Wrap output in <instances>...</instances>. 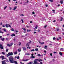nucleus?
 <instances>
[{
	"mask_svg": "<svg viewBox=\"0 0 64 64\" xmlns=\"http://www.w3.org/2000/svg\"><path fill=\"white\" fill-rule=\"evenodd\" d=\"M31 55L32 56H33L34 55V54H31Z\"/></svg>",
	"mask_w": 64,
	"mask_h": 64,
	"instance_id": "obj_54",
	"label": "nucleus"
},
{
	"mask_svg": "<svg viewBox=\"0 0 64 64\" xmlns=\"http://www.w3.org/2000/svg\"><path fill=\"white\" fill-rule=\"evenodd\" d=\"M60 2L61 4H63V0H60Z\"/></svg>",
	"mask_w": 64,
	"mask_h": 64,
	"instance_id": "obj_9",
	"label": "nucleus"
},
{
	"mask_svg": "<svg viewBox=\"0 0 64 64\" xmlns=\"http://www.w3.org/2000/svg\"><path fill=\"white\" fill-rule=\"evenodd\" d=\"M11 30H12V31H14V29L13 28H12Z\"/></svg>",
	"mask_w": 64,
	"mask_h": 64,
	"instance_id": "obj_36",
	"label": "nucleus"
},
{
	"mask_svg": "<svg viewBox=\"0 0 64 64\" xmlns=\"http://www.w3.org/2000/svg\"><path fill=\"white\" fill-rule=\"evenodd\" d=\"M40 64H42L43 62H40Z\"/></svg>",
	"mask_w": 64,
	"mask_h": 64,
	"instance_id": "obj_50",
	"label": "nucleus"
},
{
	"mask_svg": "<svg viewBox=\"0 0 64 64\" xmlns=\"http://www.w3.org/2000/svg\"><path fill=\"white\" fill-rule=\"evenodd\" d=\"M1 54H3V55H5V53L4 52H2V53H1Z\"/></svg>",
	"mask_w": 64,
	"mask_h": 64,
	"instance_id": "obj_18",
	"label": "nucleus"
},
{
	"mask_svg": "<svg viewBox=\"0 0 64 64\" xmlns=\"http://www.w3.org/2000/svg\"><path fill=\"white\" fill-rule=\"evenodd\" d=\"M6 61V60L2 61V64H6V63L5 62Z\"/></svg>",
	"mask_w": 64,
	"mask_h": 64,
	"instance_id": "obj_6",
	"label": "nucleus"
},
{
	"mask_svg": "<svg viewBox=\"0 0 64 64\" xmlns=\"http://www.w3.org/2000/svg\"><path fill=\"white\" fill-rule=\"evenodd\" d=\"M16 8H17V6H15L14 7V8L13 9V10H16Z\"/></svg>",
	"mask_w": 64,
	"mask_h": 64,
	"instance_id": "obj_22",
	"label": "nucleus"
},
{
	"mask_svg": "<svg viewBox=\"0 0 64 64\" xmlns=\"http://www.w3.org/2000/svg\"><path fill=\"white\" fill-rule=\"evenodd\" d=\"M22 49L24 50L25 51H26V48H25V47H22Z\"/></svg>",
	"mask_w": 64,
	"mask_h": 64,
	"instance_id": "obj_10",
	"label": "nucleus"
},
{
	"mask_svg": "<svg viewBox=\"0 0 64 64\" xmlns=\"http://www.w3.org/2000/svg\"><path fill=\"white\" fill-rule=\"evenodd\" d=\"M59 54L61 56H62V52H59Z\"/></svg>",
	"mask_w": 64,
	"mask_h": 64,
	"instance_id": "obj_17",
	"label": "nucleus"
},
{
	"mask_svg": "<svg viewBox=\"0 0 64 64\" xmlns=\"http://www.w3.org/2000/svg\"><path fill=\"white\" fill-rule=\"evenodd\" d=\"M46 7H48V5L47 4L45 5Z\"/></svg>",
	"mask_w": 64,
	"mask_h": 64,
	"instance_id": "obj_55",
	"label": "nucleus"
},
{
	"mask_svg": "<svg viewBox=\"0 0 64 64\" xmlns=\"http://www.w3.org/2000/svg\"><path fill=\"white\" fill-rule=\"evenodd\" d=\"M0 58H1L2 59V60H3V59H4V56H0Z\"/></svg>",
	"mask_w": 64,
	"mask_h": 64,
	"instance_id": "obj_5",
	"label": "nucleus"
},
{
	"mask_svg": "<svg viewBox=\"0 0 64 64\" xmlns=\"http://www.w3.org/2000/svg\"><path fill=\"white\" fill-rule=\"evenodd\" d=\"M6 28H8V27H10L11 28V26L9 24H6Z\"/></svg>",
	"mask_w": 64,
	"mask_h": 64,
	"instance_id": "obj_4",
	"label": "nucleus"
},
{
	"mask_svg": "<svg viewBox=\"0 0 64 64\" xmlns=\"http://www.w3.org/2000/svg\"><path fill=\"white\" fill-rule=\"evenodd\" d=\"M8 49H6V52H8Z\"/></svg>",
	"mask_w": 64,
	"mask_h": 64,
	"instance_id": "obj_47",
	"label": "nucleus"
},
{
	"mask_svg": "<svg viewBox=\"0 0 64 64\" xmlns=\"http://www.w3.org/2000/svg\"><path fill=\"white\" fill-rule=\"evenodd\" d=\"M7 45L8 47H11V45L9 44H7Z\"/></svg>",
	"mask_w": 64,
	"mask_h": 64,
	"instance_id": "obj_13",
	"label": "nucleus"
},
{
	"mask_svg": "<svg viewBox=\"0 0 64 64\" xmlns=\"http://www.w3.org/2000/svg\"><path fill=\"white\" fill-rule=\"evenodd\" d=\"M22 29L24 30V31H26V30L25 29V28H22Z\"/></svg>",
	"mask_w": 64,
	"mask_h": 64,
	"instance_id": "obj_35",
	"label": "nucleus"
},
{
	"mask_svg": "<svg viewBox=\"0 0 64 64\" xmlns=\"http://www.w3.org/2000/svg\"><path fill=\"white\" fill-rule=\"evenodd\" d=\"M15 36V34H13L11 35V36L12 37H13V36Z\"/></svg>",
	"mask_w": 64,
	"mask_h": 64,
	"instance_id": "obj_11",
	"label": "nucleus"
},
{
	"mask_svg": "<svg viewBox=\"0 0 64 64\" xmlns=\"http://www.w3.org/2000/svg\"><path fill=\"white\" fill-rule=\"evenodd\" d=\"M28 46V47H29V45L28 43H27L26 44V46Z\"/></svg>",
	"mask_w": 64,
	"mask_h": 64,
	"instance_id": "obj_28",
	"label": "nucleus"
},
{
	"mask_svg": "<svg viewBox=\"0 0 64 64\" xmlns=\"http://www.w3.org/2000/svg\"><path fill=\"white\" fill-rule=\"evenodd\" d=\"M38 32H40V30H39V29H38Z\"/></svg>",
	"mask_w": 64,
	"mask_h": 64,
	"instance_id": "obj_45",
	"label": "nucleus"
},
{
	"mask_svg": "<svg viewBox=\"0 0 64 64\" xmlns=\"http://www.w3.org/2000/svg\"><path fill=\"white\" fill-rule=\"evenodd\" d=\"M38 59H36L34 61L33 63V64H40L38 63L37 62V61H38Z\"/></svg>",
	"mask_w": 64,
	"mask_h": 64,
	"instance_id": "obj_2",
	"label": "nucleus"
},
{
	"mask_svg": "<svg viewBox=\"0 0 64 64\" xmlns=\"http://www.w3.org/2000/svg\"><path fill=\"white\" fill-rule=\"evenodd\" d=\"M64 50V49L63 48H60V51H63Z\"/></svg>",
	"mask_w": 64,
	"mask_h": 64,
	"instance_id": "obj_15",
	"label": "nucleus"
},
{
	"mask_svg": "<svg viewBox=\"0 0 64 64\" xmlns=\"http://www.w3.org/2000/svg\"><path fill=\"white\" fill-rule=\"evenodd\" d=\"M35 57L34 56H32L30 57V58H32V59H33V58H35Z\"/></svg>",
	"mask_w": 64,
	"mask_h": 64,
	"instance_id": "obj_14",
	"label": "nucleus"
},
{
	"mask_svg": "<svg viewBox=\"0 0 64 64\" xmlns=\"http://www.w3.org/2000/svg\"><path fill=\"white\" fill-rule=\"evenodd\" d=\"M8 59L10 62L11 63H14V58L12 56H10L8 57Z\"/></svg>",
	"mask_w": 64,
	"mask_h": 64,
	"instance_id": "obj_1",
	"label": "nucleus"
},
{
	"mask_svg": "<svg viewBox=\"0 0 64 64\" xmlns=\"http://www.w3.org/2000/svg\"><path fill=\"white\" fill-rule=\"evenodd\" d=\"M49 1L50 2H52L53 1V0H50Z\"/></svg>",
	"mask_w": 64,
	"mask_h": 64,
	"instance_id": "obj_37",
	"label": "nucleus"
},
{
	"mask_svg": "<svg viewBox=\"0 0 64 64\" xmlns=\"http://www.w3.org/2000/svg\"><path fill=\"white\" fill-rule=\"evenodd\" d=\"M50 56H52V54H50Z\"/></svg>",
	"mask_w": 64,
	"mask_h": 64,
	"instance_id": "obj_57",
	"label": "nucleus"
},
{
	"mask_svg": "<svg viewBox=\"0 0 64 64\" xmlns=\"http://www.w3.org/2000/svg\"><path fill=\"white\" fill-rule=\"evenodd\" d=\"M35 51H38V49L37 48L36 49H35Z\"/></svg>",
	"mask_w": 64,
	"mask_h": 64,
	"instance_id": "obj_27",
	"label": "nucleus"
},
{
	"mask_svg": "<svg viewBox=\"0 0 64 64\" xmlns=\"http://www.w3.org/2000/svg\"><path fill=\"white\" fill-rule=\"evenodd\" d=\"M52 12H53V13H55V10H52Z\"/></svg>",
	"mask_w": 64,
	"mask_h": 64,
	"instance_id": "obj_30",
	"label": "nucleus"
},
{
	"mask_svg": "<svg viewBox=\"0 0 64 64\" xmlns=\"http://www.w3.org/2000/svg\"><path fill=\"white\" fill-rule=\"evenodd\" d=\"M47 27V25H46L44 27V28H46V27Z\"/></svg>",
	"mask_w": 64,
	"mask_h": 64,
	"instance_id": "obj_39",
	"label": "nucleus"
},
{
	"mask_svg": "<svg viewBox=\"0 0 64 64\" xmlns=\"http://www.w3.org/2000/svg\"><path fill=\"white\" fill-rule=\"evenodd\" d=\"M31 42H31V41L30 40V42H28V43L29 44H30V43H31Z\"/></svg>",
	"mask_w": 64,
	"mask_h": 64,
	"instance_id": "obj_46",
	"label": "nucleus"
},
{
	"mask_svg": "<svg viewBox=\"0 0 64 64\" xmlns=\"http://www.w3.org/2000/svg\"><path fill=\"white\" fill-rule=\"evenodd\" d=\"M16 40V39H15V38H14V41H15Z\"/></svg>",
	"mask_w": 64,
	"mask_h": 64,
	"instance_id": "obj_62",
	"label": "nucleus"
},
{
	"mask_svg": "<svg viewBox=\"0 0 64 64\" xmlns=\"http://www.w3.org/2000/svg\"><path fill=\"white\" fill-rule=\"evenodd\" d=\"M38 56H41V55L40 54H38Z\"/></svg>",
	"mask_w": 64,
	"mask_h": 64,
	"instance_id": "obj_34",
	"label": "nucleus"
},
{
	"mask_svg": "<svg viewBox=\"0 0 64 64\" xmlns=\"http://www.w3.org/2000/svg\"><path fill=\"white\" fill-rule=\"evenodd\" d=\"M44 43V42H43L42 43H41L40 44H41V45H42V44H43Z\"/></svg>",
	"mask_w": 64,
	"mask_h": 64,
	"instance_id": "obj_44",
	"label": "nucleus"
},
{
	"mask_svg": "<svg viewBox=\"0 0 64 64\" xmlns=\"http://www.w3.org/2000/svg\"><path fill=\"white\" fill-rule=\"evenodd\" d=\"M2 44H0V48H1V49H3L4 48L3 46H2Z\"/></svg>",
	"mask_w": 64,
	"mask_h": 64,
	"instance_id": "obj_8",
	"label": "nucleus"
},
{
	"mask_svg": "<svg viewBox=\"0 0 64 64\" xmlns=\"http://www.w3.org/2000/svg\"><path fill=\"white\" fill-rule=\"evenodd\" d=\"M26 55H30V54H29L28 53H27L26 54H25Z\"/></svg>",
	"mask_w": 64,
	"mask_h": 64,
	"instance_id": "obj_12",
	"label": "nucleus"
},
{
	"mask_svg": "<svg viewBox=\"0 0 64 64\" xmlns=\"http://www.w3.org/2000/svg\"><path fill=\"white\" fill-rule=\"evenodd\" d=\"M19 32V31L17 30L16 31V33H17V32Z\"/></svg>",
	"mask_w": 64,
	"mask_h": 64,
	"instance_id": "obj_53",
	"label": "nucleus"
},
{
	"mask_svg": "<svg viewBox=\"0 0 64 64\" xmlns=\"http://www.w3.org/2000/svg\"><path fill=\"white\" fill-rule=\"evenodd\" d=\"M0 38L1 39L2 38V36H0Z\"/></svg>",
	"mask_w": 64,
	"mask_h": 64,
	"instance_id": "obj_59",
	"label": "nucleus"
},
{
	"mask_svg": "<svg viewBox=\"0 0 64 64\" xmlns=\"http://www.w3.org/2000/svg\"><path fill=\"white\" fill-rule=\"evenodd\" d=\"M21 21L22 22V23H23V22H24L23 21V19L21 20Z\"/></svg>",
	"mask_w": 64,
	"mask_h": 64,
	"instance_id": "obj_42",
	"label": "nucleus"
},
{
	"mask_svg": "<svg viewBox=\"0 0 64 64\" xmlns=\"http://www.w3.org/2000/svg\"><path fill=\"white\" fill-rule=\"evenodd\" d=\"M13 54L12 52H9L8 53V54L6 55V56L7 57H8L9 56H12L13 55Z\"/></svg>",
	"mask_w": 64,
	"mask_h": 64,
	"instance_id": "obj_3",
	"label": "nucleus"
},
{
	"mask_svg": "<svg viewBox=\"0 0 64 64\" xmlns=\"http://www.w3.org/2000/svg\"><path fill=\"white\" fill-rule=\"evenodd\" d=\"M43 60L41 59H40V60H38L39 62H40V61H42Z\"/></svg>",
	"mask_w": 64,
	"mask_h": 64,
	"instance_id": "obj_20",
	"label": "nucleus"
},
{
	"mask_svg": "<svg viewBox=\"0 0 64 64\" xmlns=\"http://www.w3.org/2000/svg\"><path fill=\"white\" fill-rule=\"evenodd\" d=\"M14 54H15V55L16 54H17V52H14Z\"/></svg>",
	"mask_w": 64,
	"mask_h": 64,
	"instance_id": "obj_23",
	"label": "nucleus"
},
{
	"mask_svg": "<svg viewBox=\"0 0 64 64\" xmlns=\"http://www.w3.org/2000/svg\"><path fill=\"white\" fill-rule=\"evenodd\" d=\"M3 30L4 32H7L5 28Z\"/></svg>",
	"mask_w": 64,
	"mask_h": 64,
	"instance_id": "obj_26",
	"label": "nucleus"
},
{
	"mask_svg": "<svg viewBox=\"0 0 64 64\" xmlns=\"http://www.w3.org/2000/svg\"><path fill=\"white\" fill-rule=\"evenodd\" d=\"M18 52H21V50H19V49H18Z\"/></svg>",
	"mask_w": 64,
	"mask_h": 64,
	"instance_id": "obj_43",
	"label": "nucleus"
},
{
	"mask_svg": "<svg viewBox=\"0 0 64 64\" xmlns=\"http://www.w3.org/2000/svg\"><path fill=\"white\" fill-rule=\"evenodd\" d=\"M7 6H5L4 8V10H5L6 9V8H7Z\"/></svg>",
	"mask_w": 64,
	"mask_h": 64,
	"instance_id": "obj_41",
	"label": "nucleus"
},
{
	"mask_svg": "<svg viewBox=\"0 0 64 64\" xmlns=\"http://www.w3.org/2000/svg\"><path fill=\"white\" fill-rule=\"evenodd\" d=\"M56 31H59V29H58L56 30Z\"/></svg>",
	"mask_w": 64,
	"mask_h": 64,
	"instance_id": "obj_58",
	"label": "nucleus"
},
{
	"mask_svg": "<svg viewBox=\"0 0 64 64\" xmlns=\"http://www.w3.org/2000/svg\"><path fill=\"white\" fill-rule=\"evenodd\" d=\"M46 48H47V46H45V47H44V48L45 49H46Z\"/></svg>",
	"mask_w": 64,
	"mask_h": 64,
	"instance_id": "obj_19",
	"label": "nucleus"
},
{
	"mask_svg": "<svg viewBox=\"0 0 64 64\" xmlns=\"http://www.w3.org/2000/svg\"><path fill=\"white\" fill-rule=\"evenodd\" d=\"M2 26L3 27H5V25L4 24H3Z\"/></svg>",
	"mask_w": 64,
	"mask_h": 64,
	"instance_id": "obj_32",
	"label": "nucleus"
},
{
	"mask_svg": "<svg viewBox=\"0 0 64 64\" xmlns=\"http://www.w3.org/2000/svg\"><path fill=\"white\" fill-rule=\"evenodd\" d=\"M49 45H50L51 46H52V44H49Z\"/></svg>",
	"mask_w": 64,
	"mask_h": 64,
	"instance_id": "obj_61",
	"label": "nucleus"
},
{
	"mask_svg": "<svg viewBox=\"0 0 64 64\" xmlns=\"http://www.w3.org/2000/svg\"><path fill=\"white\" fill-rule=\"evenodd\" d=\"M4 39H5L4 38H2L1 40H2V41H4Z\"/></svg>",
	"mask_w": 64,
	"mask_h": 64,
	"instance_id": "obj_21",
	"label": "nucleus"
},
{
	"mask_svg": "<svg viewBox=\"0 0 64 64\" xmlns=\"http://www.w3.org/2000/svg\"><path fill=\"white\" fill-rule=\"evenodd\" d=\"M35 51L34 49H33L32 50H30V51H31V52H32L33 51Z\"/></svg>",
	"mask_w": 64,
	"mask_h": 64,
	"instance_id": "obj_25",
	"label": "nucleus"
},
{
	"mask_svg": "<svg viewBox=\"0 0 64 64\" xmlns=\"http://www.w3.org/2000/svg\"><path fill=\"white\" fill-rule=\"evenodd\" d=\"M54 54H55V53H57L56 52H54Z\"/></svg>",
	"mask_w": 64,
	"mask_h": 64,
	"instance_id": "obj_51",
	"label": "nucleus"
},
{
	"mask_svg": "<svg viewBox=\"0 0 64 64\" xmlns=\"http://www.w3.org/2000/svg\"><path fill=\"white\" fill-rule=\"evenodd\" d=\"M29 60L28 59H26V60H24L22 59V61H24V62H26V61H28Z\"/></svg>",
	"mask_w": 64,
	"mask_h": 64,
	"instance_id": "obj_7",
	"label": "nucleus"
},
{
	"mask_svg": "<svg viewBox=\"0 0 64 64\" xmlns=\"http://www.w3.org/2000/svg\"><path fill=\"white\" fill-rule=\"evenodd\" d=\"M10 10H11L12 9V8L11 7H9Z\"/></svg>",
	"mask_w": 64,
	"mask_h": 64,
	"instance_id": "obj_48",
	"label": "nucleus"
},
{
	"mask_svg": "<svg viewBox=\"0 0 64 64\" xmlns=\"http://www.w3.org/2000/svg\"><path fill=\"white\" fill-rule=\"evenodd\" d=\"M44 52H45V53L46 54V51L45 50H44Z\"/></svg>",
	"mask_w": 64,
	"mask_h": 64,
	"instance_id": "obj_56",
	"label": "nucleus"
},
{
	"mask_svg": "<svg viewBox=\"0 0 64 64\" xmlns=\"http://www.w3.org/2000/svg\"><path fill=\"white\" fill-rule=\"evenodd\" d=\"M57 40H59V39L58 38H57Z\"/></svg>",
	"mask_w": 64,
	"mask_h": 64,
	"instance_id": "obj_64",
	"label": "nucleus"
},
{
	"mask_svg": "<svg viewBox=\"0 0 64 64\" xmlns=\"http://www.w3.org/2000/svg\"><path fill=\"white\" fill-rule=\"evenodd\" d=\"M63 18L62 17L60 20V21H62V20H63Z\"/></svg>",
	"mask_w": 64,
	"mask_h": 64,
	"instance_id": "obj_38",
	"label": "nucleus"
},
{
	"mask_svg": "<svg viewBox=\"0 0 64 64\" xmlns=\"http://www.w3.org/2000/svg\"><path fill=\"white\" fill-rule=\"evenodd\" d=\"M32 13L33 14H35V12H32Z\"/></svg>",
	"mask_w": 64,
	"mask_h": 64,
	"instance_id": "obj_52",
	"label": "nucleus"
},
{
	"mask_svg": "<svg viewBox=\"0 0 64 64\" xmlns=\"http://www.w3.org/2000/svg\"><path fill=\"white\" fill-rule=\"evenodd\" d=\"M55 38L54 37L53 38V40H55Z\"/></svg>",
	"mask_w": 64,
	"mask_h": 64,
	"instance_id": "obj_49",
	"label": "nucleus"
},
{
	"mask_svg": "<svg viewBox=\"0 0 64 64\" xmlns=\"http://www.w3.org/2000/svg\"><path fill=\"white\" fill-rule=\"evenodd\" d=\"M17 58L18 59H19V56H18L17 57Z\"/></svg>",
	"mask_w": 64,
	"mask_h": 64,
	"instance_id": "obj_40",
	"label": "nucleus"
},
{
	"mask_svg": "<svg viewBox=\"0 0 64 64\" xmlns=\"http://www.w3.org/2000/svg\"><path fill=\"white\" fill-rule=\"evenodd\" d=\"M30 23H32V21H31L30 22Z\"/></svg>",
	"mask_w": 64,
	"mask_h": 64,
	"instance_id": "obj_60",
	"label": "nucleus"
},
{
	"mask_svg": "<svg viewBox=\"0 0 64 64\" xmlns=\"http://www.w3.org/2000/svg\"><path fill=\"white\" fill-rule=\"evenodd\" d=\"M14 63H15L16 64H18V63L16 61H14Z\"/></svg>",
	"mask_w": 64,
	"mask_h": 64,
	"instance_id": "obj_24",
	"label": "nucleus"
},
{
	"mask_svg": "<svg viewBox=\"0 0 64 64\" xmlns=\"http://www.w3.org/2000/svg\"><path fill=\"white\" fill-rule=\"evenodd\" d=\"M18 45H20L21 44V42H19L18 43Z\"/></svg>",
	"mask_w": 64,
	"mask_h": 64,
	"instance_id": "obj_31",
	"label": "nucleus"
},
{
	"mask_svg": "<svg viewBox=\"0 0 64 64\" xmlns=\"http://www.w3.org/2000/svg\"><path fill=\"white\" fill-rule=\"evenodd\" d=\"M22 16H24V15L23 14H22Z\"/></svg>",
	"mask_w": 64,
	"mask_h": 64,
	"instance_id": "obj_63",
	"label": "nucleus"
},
{
	"mask_svg": "<svg viewBox=\"0 0 64 64\" xmlns=\"http://www.w3.org/2000/svg\"><path fill=\"white\" fill-rule=\"evenodd\" d=\"M1 28H0V30H1ZM2 33V34L3 33V32L1 31V30H0V33Z\"/></svg>",
	"mask_w": 64,
	"mask_h": 64,
	"instance_id": "obj_16",
	"label": "nucleus"
},
{
	"mask_svg": "<svg viewBox=\"0 0 64 64\" xmlns=\"http://www.w3.org/2000/svg\"><path fill=\"white\" fill-rule=\"evenodd\" d=\"M38 28V26L37 25L35 27V29H36Z\"/></svg>",
	"mask_w": 64,
	"mask_h": 64,
	"instance_id": "obj_33",
	"label": "nucleus"
},
{
	"mask_svg": "<svg viewBox=\"0 0 64 64\" xmlns=\"http://www.w3.org/2000/svg\"><path fill=\"white\" fill-rule=\"evenodd\" d=\"M13 44V43H11L10 44V46H11Z\"/></svg>",
	"mask_w": 64,
	"mask_h": 64,
	"instance_id": "obj_29",
	"label": "nucleus"
}]
</instances>
